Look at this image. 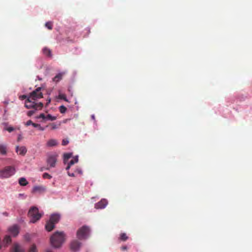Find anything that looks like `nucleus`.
Masks as SVG:
<instances>
[{
	"mask_svg": "<svg viewBox=\"0 0 252 252\" xmlns=\"http://www.w3.org/2000/svg\"><path fill=\"white\" fill-rule=\"evenodd\" d=\"M50 242L53 247L56 248L60 247L63 242V232H56L50 238Z\"/></svg>",
	"mask_w": 252,
	"mask_h": 252,
	"instance_id": "1",
	"label": "nucleus"
},
{
	"mask_svg": "<svg viewBox=\"0 0 252 252\" xmlns=\"http://www.w3.org/2000/svg\"><path fill=\"white\" fill-rule=\"evenodd\" d=\"M42 214L39 213L38 209L36 207H32L28 212V216L31 218L30 222L35 223L39 220Z\"/></svg>",
	"mask_w": 252,
	"mask_h": 252,
	"instance_id": "2",
	"label": "nucleus"
},
{
	"mask_svg": "<svg viewBox=\"0 0 252 252\" xmlns=\"http://www.w3.org/2000/svg\"><path fill=\"white\" fill-rule=\"evenodd\" d=\"M90 227L86 225H84L80 227L77 231V237L79 240H86L90 236Z\"/></svg>",
	"mask_w": 252,
	"mask_h": 252,
	"instance_id": "3",
	"label": "nucleus"
},
{
	"mask_svg": "<svg viewBox=\"0 0 252 252\" xmlns=\"http://www.w3.org/2000/svg\"><path fill=\"white\" fill-rule=\"evenodd\" d=\"M16 172L14 166H7L0 170V178H7L13 176Z\"/></svg>",
	"mask_w": 252,
	"mask_h": 252,
	"instance_id": "4",
	"label": "nucleus"
},
{
	"mask_svg": "<svg viewBox=\"0 0 252 252\" xmlns=\"http://www.w3.org/2000/svg\"><path fill=\"white\" fill-rule=\"evenodd\" d=\"M41 89V88L40 87L37 88L30 94L29 97L32 98L33 100H35L37 99L42 98L43 95L40 92Z\"/></svg>",
	"mask_w": 252,
	"mask_h": 252,
	"instance_id": "5",
	"label": "nucleus"
},
{
	"mask_svg": "<svg viewBox=\"0 0 252 252\" xmlns=\"http://www.w3.org/2000/svg\"><path fill=\"white\" fill-rule=\"evenodd\" d=\"M82 243L79 240H74L70 244V248L73 252L79 251L82 246Z\"/></svg>",
	"mask_w": 252,
	"mask_h": 252,
	"instance_id": "6",
	"label": "nucleus"
},
{
	"mask_svg": "<svg viewBox=\"0 0 252 252\" xmlns=\"http://www.w3.org/2000/svg\"><path fill=\"white\" fill-rule=\"evenodd\" d=\"M35 102L32 98L29 97L25 101V106L28 109L35 108Z\"/></svg>",
	"mask_w": 252,
	"mask_h": 252,
	"instance_id": "7",
	"label": "nucleus"
},
{
	"mask_svg": "<svg viewBox=\"0 0 252 252\" xmlns=\"http://www.w3.org/2000/svg\"><path fill=\"white\" fill-rule=\"evenodd\" d=\"M108 204V201L105 199H101L99 202L95 204V208L96 209H103Z\"/></svg>",
	"mask_w": 252,
	"mask_h": 252,
	"instance_id": "8",
	"label": "nucleus"
},
{
	"mask_svg": "<svg viewBox=\"0 0 252 252\" xmlns=\"http://www.w3.org/2000/svg\"><path fill=\"white\" fill-rule=\"evenodd\" d=\"M48 164L50 165V167H54L55 166L57 158L55 155L50 156L47 159Z\"/></svg>",
	"mask_w": 252,
	"mask_h": 252,
	"instance_id": "9",
	"label": "nucleus"
},
{
	"mask_svg": "<svg viewBox=\"0 0 252 252\" xmlns=\"http://www.w3.org/2000/svg\"><path fill=\"white\" fill-rule=\"evenodd\" d=\"M11 252H24V250L20 245L15 243L11 247Z\"/></svg>",
	"mask_w": 252,
	"mask_h": 252,
	"instance_id": "10",
	"label": "nucleus"
},
{
	"mask_svg": "<svg viewBox=\"0 0 252 252\" xmlns=\"http://www.w3.org/2000/svg\"><path fill=\"white\" fill-rule=\"evenodd\" d=\"M16 152L21 156H25L27 152V150L25 146H17L16 148Z\"/></svg>",
	"mask_w": 252,
	"mask_h": 252,
	"instance_id": "11",
	"label": "nucleus"
},
{
	"mask_svg": "<svg viewBox=\"0 0 252 252\" xmlns=\"http://www.w3.org/2000/svg\"><path fill=\"white\" fill-rule=\"evenodd\" d=\"M8 231L9 233L14 237L16 236L19 233L18 227L16 225L9 227Z\"/></svg>",
	"mask_w": 252,
	"mask_h": 252,
	"instance_id": "12",
	"label": "nucleus"
},
{
	"mask_svg": "<svg viewBox=\"0 0 252 252\" xmlns=\"http://www.w3.org/2000/svg\"><path fill=\"white\" fill-rule=\"evenodd\" d=\"M58 142L57 140L51 139L49 140L46 143V146L48 147L56 146L58 145Z\"/></svg>",
	"mask_w": 252,
	"mask_h": 252,
	"instance_id": "13",
	"label": "nucleus"
},
{
	"mask_svg": "<svg viewBox=\"0 0 252 252\" xmlns=\"http://www.w3.org/2000/svg\"><path fill=\"white\" fill-rule=\"evenodd\" d=\"M55 224L50 220H48L45 224V229L48 231H52L55 227Z\"/></svg>",
	"mask_w": 252,
	"mask_h": 252,
	"instance_id": "14",
	"label": "nucleus"
},
{
	"mask_svg": "<svg viewBox=\"0 0 252 252\" xmlns=\"http://www.w3.org/2000/svg\"><path fill=\"white\" fill-rule=\"evenodd\" d=\"M7 153V146L5 144H0V154L5 156Z\"/></svg>",
	"mask_w": 252,
	"mask_h": 252,
	"instance_id": "15",
	"label": "nucleus"
},
{
	"mask_svg": "<svg viewBox=\"0 0 252 252\" xmlns=\"http://www.w3.org/2000/svg\"><path fill=\"white\" fill-rule=\"evenodd\" d=\"M60 216L57 214H53L51 216L49 220L52 221L55 224H56L60 220Z\"/></svg>",
	"mask_w": 252,
	"mask_h": 252,
	"instance_id": "16",
	"label": "nucleus"
},
{
	"mask_svg": "<svg viewBox=\"0 0 252 252\" xmlns=\"http://www.w3.org/2000/svg\"><path fill=\"white\" fill-rule=\"evenodd\" d=\"M46 188L43 186H35L33 188V190L34 192H43L45 191Z\"/></svg>",
	"mask_w": 252,
	"mask_h": 252,
	"instance_id": "17",
	"label": "nucleus"
},
{
	"mask_svg": "<svg viewBox=\"0 0 252 252\" xmlns=\"http://www.w3.org/2000/svg\"><path fill=\"white\" fill-rule=\"evenodd\" d=\"M78 161V156H76L75 157L73 158L72 159L70 160V161L68 163V165L66 167V170H68L70 168V167L73 165L75 163H77Z\"/></svg>",
	"mask_w": 252,
	"mask_h": 252,
	"instance_id": "18",
	"label": "nucleus"
},
{
	"mask_svg": "<svg viewBox=\"0 0 252 252\" xmlns=\"http://www.w3.org/2000/svg\"><path fill=\"white\" fill-rule=\"evenodd\" d=\"M42 52H43V54L45 56H46L48 57H52L51 51L49 48H48L47 47H44L42 49Z\"/></svg>",
	"mask_w": 252,
	"mask_h": 252,
	"instance_id": "19",
	"label": "nucleus"
},
{
	"mask_svg": "<svg viewBox=\"0 0 252 252\" xmlns=\"http://www.w3.org/2000/svg\"><path fill=\"white\" fill-rule=\"evenodd\" d=\"M63 77V74L62 73H60L56 75L53 78V81L55 83H58L60 81H61Z\"/></svg>",
	"mask_w": 252,
	"mask_h": 252,
	"instance_id": "20",
	"label": "nucleus"
},
{
	"mask_svg": "<svg viewBox=\"0 0 252 252\" xmlns=\"http://www.w3.org/2000/svg\"><path fill=\"white\" fill-rule=\"evenodd\" d=\"M19 183L22 186H25L28 185V182L25 178H20L19 179Z\"/></svg>",
	"mask_w": 252,
	"mask_h": 252,
	"instance_id": "21",
	"label": "nucleus"
},
{
	"mask_svg": "<svg viewBox=\"0 0 252 252\" xmlns=\"http://www.w3.org/2000/svg\"><path fill=\"white\" fill-rule=\"evenodd\" d=\"M11 242V239L10 236L6 235L4 237L3 243L5 245L10 244Z\"/></svg>",
	"mask_w": 252,
	"mask_h": 252,
	"instance_id": "22",
	"label": "nucleus"
},
{
	"mask_svg": "<svg viewBox=\"0 0 252 252\" xmlns=\"http://www.w3.org/2000/svg\"><path fill=\"white\" fill-rule=\"evenodd\" d=\"M120 239L122 241H126L128 239V237L125 233H123L120 234Z\"/></svg>",
	"mask_w": 252,
	"mask_h": 252,
	"instance_id": "23",
	"label": "nucleus"
},
{
	"mask_svg": "<svg viewBox=\"0 0 252 252\" xmlns=\"http://www.w3.org/2000/svg\"><path fill=\"white\" fill-rule=\"evenodd\" d=\"M43 104L41 102H39L38 103H35V110H40L43 107Z\"/></svg>",
	"mask_w": 252,
	"mask_h": 252,
	"instance_id": "24",
	"label": "nucleus"
},
{
	"mask_svg": "<svg viewBox=\"0 0 252 252\" xmlns=\"http://www.w3.org/2000/svg\"><path fill=\"white\" fill-rule=\"evenodd\" d=\"M72 156V153H67V154H64V163H65V161L66 160L68 159L69 158H70Z\"/></svg>",
	"mask_w": 252,
	"mask_h": 252,
	"instance_id": "25",
	"label": "nucleus"
},
{
	"mask_svg": "<svg viewBox=\"0 0 252 252\" xmlns=\"http://www.w3.org/2000/svg\"><path fill=\"white\" fill-rule=\"evenodd\" d=\"M28 252H37L35 245L33 244L30 248Z\"/></svg>",
	"mask_w": 252,
	"mask_h": 252,
	"instance_id": "26",
	"label": "nucleus"
},
{
	"mask_svg": "<svg viewBox=\"0 0 252 252\" xmlns=\"http://www.w3.org/2000/svg\"><path fill=\"white\" fill-rule=\"evenodd\" d=\"M45 27L49 30H52L53 28V24L51 22H46L45 24Z\"/></svg>",
	"mask_w": 252,
	"mask_h": 252,
	"instance_id": "27",
	"label": "nucleus"
},
{
	"mask_svg": "<svg viewBox=\"0 0 252 252\" xmlns=\"http://www.w3.org/2000/svg\"><path fill=\"white\" fill-rule=\"evenodd\" d=\"M56 119V117L52 116L50 114L47 115L46 117V120H51V121H54V120H55Z\"/></svg>",
	"mask_w": 252,
	"mask_h": 252,
	"instance_id": "28",
	"label": "nucleus"
},
{
	"mask_svg": "<svg viewBox=\"0 0 252 252\" xmlns=\"http://www.w3.org/2000/svg\"><path fill=\"white\" fill-rule=\"evenodd\" d=\"M43 178L44 179H51L52 178V176L49 175L48 173H44L43 174Z\"/></svg>",
	"mask_w": 252,
	"mask_h": 252,
	"instance_id": "29",
	"label": "nucleus"
},
{
	"mask_svg": "<svg viewBox=\"0 0 252 252\" xmlns=\"http://www.w3.org/2000/svg\"><path fill=\"white\" fill-rule=\"evenodd\" d=\"M5 129L7 131H8L9 132H11L13 131L15 129L12 126H9L6 128H5Z\"/></svg>",
	"mask_w": 252,
	"mask_h": 252,
	"instance_id": "30",
	"label": "nucleus"
},
{
	"mask_svg": "<svg viewBox=\"0 0 252 252\" xmlns=\"http://www.w3.org/2000/svg\"><path fill=\"white\" fill-rule=\"evenodd\" d=\"M35 110H36L34 109V110H31V111H28L27 113L28 116L29 117H31V116H32L35 113Z\"/></svg>",
	"mask_w": 252,
	"mask_h": 252,
	"instance_id": "31",
	"label": "nucleus"
},
{
	"mask_svg": "<svg viewBox=\"0 0 252 252\" xmlns=\"http://www.w3.org/2000/svg\"><path fill=\"white\" fill-rule=\"evenodd\" d=\"M46 116L43 113L40 114L39 116L37 118L38 119L42 118V119L45 120Z\"/></svg>",
	"mask_w": 252,
	"mask_h": 252,
	"instance_id": "32",
	"label": "nucleus"
},
{
	"mask_svg": "<svg viewBox=\"0 0 252 252\" xmlns=\"http://www.w3.org/2000/svg\"><path fill=\"white\" fill-rule=\"evenodd\" d=\"M33 124V123L31 120H29L26 122V125L27 126H29L30 125H32Z\"/></svg>",
	"mask_w": 252,
	"mask_h": 252,
	"instance_id": "33",
	"label": "nucleus"
},
{
	"mask_svg": "<svg viewBox=\"0 0 252 252\" xmlns=\"http://www.w3.org/2000/svg\"><path fill=\"white\" fill-rule=\"evenodd\" d=\"M19 198L24 199L26 198V196H25L24 194L20 193L19 194Z\"/></svg>",
	"mask_w": 252,
	"mask_h": 252,
	"instance_id": "34",
	"label": "nucleus"
},
{
	"mask_svg": "<svg viewBox=\"0 0 252 252\" xmlns=\"http://www.w3.org/2000/svg\"><path fill=\"white\" fill-rule=\"evenodd\" d=\"M57 99H63V94H60L57 97Z\"/></svg>",
	"mask_w": 252,
	"mask_h": 252,
	"instance_id": "35",
	"label": "nucleus"
},
{
	"mask_svg": "<svg viewBox=\"0 0 252 252\" xmlns=\"http://www.w3.org/2000/svg\"><path fill=\"white\" fill-rule=\"evenodd\" d=\"M121 250L123 251H126L127 250V247L126 246H123L121 247Z\"/></svg>",
	"mask_w": 252,
	"mask_h": 252,
	"instance_id": "36",
	"label": "nucleus"
},
{
	"mask_svg": "<svg viewBox=\"0 0 252 252\" xmlns=\"http://www.w3.org/2000/svg\"><path fill=\"white\" fill-rule=\"evenodd\" d=\"M59 110L61 113H63V105H62L59 107Z\"/></svg>",
	"mask_w": 252,
	"mask_h": 252,
	"instance_id": "37",
	"label": "nucleus"
},
{
	"mask_svg": "<svg viewBox=\"0 0 252 252\" xmlns=\"http://www.w3.org/2000/svg\"><path fill=\"white\" fill-rule=\"evenodd\" d=\"M32 126L34 127H40V125L38 124L33 123V124H32Z\"/></svg>",
	"mask_w": 252,
	"mask_h": 252,
	"instance_id": "38",
	"label": "nucleus"
},
{
	"mask_svg": "<svg viewBox=\"0 0 252 252\" xmlns=\"http://www.w3.org/2000/svg\"><path fill=\"white\" fill-rule=\"evenodd\" d=\"M22 138V136L21 134H19L18 135V138H17V141L19 142Z\"/></svg>",
	"mask_w": 252,
	"mask_h": 252,
	"instance_id": "39",
	"label": "nucleus"
},
{
	"mask_svg": "<svg viewBox=\"0 0 252 252\" xmlns=\"http://www.w3.org/2000/svg\"><path fill=\"white\" fill-rule=\"evenodd\" d=\"M69 143V141L68 140L64 139V146L68 144Z\"/></svg>",
	"mask_w": 252,
	"mask_h": 252,
	"instance_id": "40",
	"label": "nucleus"
},
{
	"mask_svg": "<svg viewBox=\"0 0 252 252\" xmlns=\"http://www.w3.org/2000/svg\"><path fill=\"white\" fill-rule=\"evenodd\" d=\"M68 175L69 176H71V177H74L75 176L74 173H70L69 172H68Z\"/></svg>",
	"mask_w": 252,
	"mask_h": 252,
	"instance_id": "41",
	"label": "nucleus"
},
{
	"mask_svg": "<svg viewBox=\"0 0 252 252\" xmlns=\"http://www.w3.org/2000/svg\"><path fill=\"white\" fill-rule=\"evenodd\" d=\"M21 99H26L27 98V95H22L21 97H20Z\"/></svg>",
	"mask_w": 252,
	"mask_h": 252,
	"instance_id": "42",
	"label": "nucleus"
},
{
	"mask_svg": "<svg viewBox=\"0 0 252 252\" xmlns=\"http://www.w3.org/2000/svg\"><path fill=\"white\" fill-rule=\"evenodd\" d=\"M37 128H38V129L41 131H43L44 130V128L41 127L40 125V127H37Z\"/></svg>",
	"mask_w": 252,
	"mask_h": 252,
	"instance_id": "43",
	"label": "nucleus"
},
{
	"mask_svg": "<svg viewBox=\"0 0 252 252\" xmlns=\"http://www.w3.org/2000/svg\"><path fill=\"white\" fill-rule=\"evenodd\" d=\"M37 128H38V129L41 131H43L44 130V128L41 127L40 125V127H37Z\"/></svg>",
	"mask_w": 252,
	"mask_h": 252,
	"instance_id": "44",
	"label": "nucleus"
},
{
	"mask_svg": "<svg viewBox=\"0 0 252 252\" xmlns=\"http://www.w3.org/2000/svg\"><path fill=\"white\" fill-rule=\"evenodd\" d=\"M91 118H92V119L93 120H95V116H94V115H92L91 116Z\"/></svg>",
	"mask_w": 252,
	"mask_h": 252,
	"instance_id": "45",
	"label": "nucleus"
},
{
	"mask_svg": "<svg viewBox=\"0 0 252 252\" xmlns=\"http://www.w3.org/2000/svg\"><path fill=\"white\" fill-rule=\"evenodd\" d=\"M77 172L79 174H82V171L81 170H77Z\"/></svg>",
	"mask_w": 252,
	"mask_h": 252,
	"instance_id": "46",
	"label": "nucleus"
},
{
	"mask_svg": "<svg viewBox=\"0 0 252 252\" xmlns=\"http://www.w3.org/2000/svg\"><path fill=\"white\" fill-rule=\"evenodd\" d=\"M45 252H53L50 250H47Z\"/></svg>",
	"mask_w": 252,
	"mask_h": 252,
	"instance_id": "47",
	"label": "nucleus"
},
{
	"mask_svg": "<svg viewBox=\"0 0 252 252\" xmlns=\"http://www.w3.org/2000/svg\"><path fill=\"white\" fill-rule=\"evenodd\" d=\"M63 109H64V113L65 112L66 108L64 106Z\"/></svg>",
	"mask_w": 252,
	"mask_h": 252,
	"instance_id": "48",
	"label": "nucleus"
},
{
	"mask_svg": "<svg viewBox=\"0 0 252 252\" xmlns=\"http://www.w3.org/2000/svg\"><path fill=\"white\" fill-rule=\"evenodd\" d=\"M63 99H64V101H67V99H66V97L64 96Z\"/></svg>",
	"mask_w": 252,
	"mask_h": 252,
	"instance_id": "49",
	"label": "nucleus"
},
{
	"mask_svg": "<svg viewBox=\"0 0 252 252\" xmlns=\"http://www.w3.org/2000/svg\"><path fill=\"white\" fill-rule=\"evenodd\" d=\"M50 102V99H49V100H48V102H47V103H49Z\"/></svg>",
	"mask_w": 252,
	"mask_h": 252,
	"instance_id": "50",
	"label": "nucleus"
}]
</instances>
